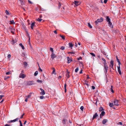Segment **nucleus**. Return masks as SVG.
Masks as SVG:
<instances>
[{
  "label": "nucleus",
  "instance_id": "f257e3e1",
  "mask_svg": "<svg viewBox=\"0 0 126 126\" xmlns=\"http://www.w3.org/2000/svg\"><path fill=\"white\" fill-rule=\"evenodd\" d=\"M103 18L101 17L100 19H98L95 21V23L96 25L98 24L99 23H100L103 21Z\"/></svg>",
  "mask_w": 126,
  "mask_h": 126
},
{
  "label": "nucleus",
  "instance_id": "f03ea898",
  "mask_svg": "<svg viewBox=\"0 0 126 126\" xmlns=\"http://www.w3.org/2000/svg\"><path fill=\"white\" fill-rule=\"evenodd\" d=\"M9 30H10L11 32L13 34H14V32L15 31V30L13 28H12L11 27H9Z\"/></svg>",
  "mask_w": 126,
  "mask_h": 126
},
{
  "label": "nucleus",
  "instance_id": "7ed1b4c3",
  "mask_svg": "<svg viewBox=\"0 0 126 126\" xmlns=\"http://www.w3.org/2000/svg\"><path fill=\"white\" fill-rule=\"evenodd\" d=\"M26 77V75L24 74L21 73L20 74L19 76V77L20 78H22V79Z\"/></svg>",
  "mask_w": 126,
  "mask_h": 126
},
{
  "label": "nucleus",
  "instance_id": "20e7f679",
  "mask_svg": "<svg viewBox=\"0 0 126 126\" xmlns=\"http://www.w3.org/2000/svg\"><path fill=\"white\" fill-rule=\"evenodd\" d=\"M119 101L116 99H115L113 102L114 105L116 106H118Z\"/></svg>",
  "mask_w": 126,
  "mask_h": 126
},
{
  "label": "nucleus",
  "instance_id": "39448f33",
  "mask_svg": "<svg viewBox=\"0 0 126 126\" xmlns=\"http://www.w3.org/2000/svg\"><path fill=\"white\" fill-rule=\"evenodd\" d=\"M104 68L105 70V72L107 73V70L108 69V66L107 65V64H104Z\"/></svg>",
  "mask_w": 126,
  "mask_h": 126
},
{
  "label": "nucleus",
  "instance_id": "423d86ee",
  "mask_svg": "<svg viewBox=\"0 0 126 126\" xmlns=\"http://www.w3.org/2000/svg\"><path fill=\"white\" fill-rule=\"evenodd\" d=\"M110 66L112 68H113V66L114 65V61L113 60H111L110 62Z\"/></svg>",
  "mask_w": 126,
  "mask_h": 126
},
{
  "label": "nucleus",
  "instance_id": "0eeeda50",
  "mask_svg": "<svg viewBox=\"0 0 126 126\" xmlns=\"http://www.w3.org/2000/svg\"><path fill=\"white\" fill-rule=\"evenodd\" d=\"M88 81L86 80L84 82V84L85 85V87L88 88L89 86V84L88 83Z\"/></svg>",
  "mask_w": 126,
  "mask_h": 126
},
{
  "label": "nucleus",
  "instance_id": "6e6552de",
  "mask_svg": "<svg viewBox=\"0 0 126 126\" xmlns=\"http://www.w3.org/2000/svg\"><path fill=\"white\" fill-rule=\"evenodd\" d=\"M51 57L52 59H53L54 58L56 57V55L53 52H52L51 54Z\"/></svg>",
  "mask_w": 126,
  "mask_h": 126
},
{
  "label": "nucleus",
  "instance_id": "1a4fd4ad",
  "mask_svg": "<svg viewBox=\"0 0 126 126\" xmlns=\"http://www.w3.org/2000/svg\"><path fill=\"white\" fill-rule=\"evenodd\" d=\"M18 119H19L18 118H17L16 119L14 120L9 121H8V123H10L11 122H15L16 121H17L18 120Z\"/></svg>",
  "mask_w": 126,
  "mask_h": 126
},
{
  "label": "nucleus",
  "instance_id": "9d476101",
  "mask_svg": "<svg viewBox=\"0 0 126 126\" xmlns=\"http://www.w3.org/2000/svg\"><path fill=\"white\" fill-rule=\"evenodd\" d=\"M40 90H41V91L40 92V94L42 95H44L45 94V93L44 90L41 88H40Z\"/></svg>",
  "mask_w": 126,
  "mask_h": 126
},
{
  "label": "nucleus",
  "instance_id": "9b49d317",
  "mask_svg": "<svg viewBox=\"0 0 126 126\" xmlns=\"http://www.w3.org/2000/svg\"><path fill=\"white\" fill-rule=\"evenodd\" d=\"M105 113V112L103 111L101 112V113L100 115V117L101 118L102 116L104 115Z\"/></svg>",
  "mask_w": 126,
  "mask_h": 126
},
{
  "label": "nucleus",
  "instance_id": "f8f14e48",
  "mask_svg": "<svg viewBox=\"0 0 126 126\" xmlns=\"http://www.w3.org/2000/svg\"><path fill=\"white\" fill-rule=\"evenodd\" d=\"M117 67H118V72L119 74L120 75H121V72L120 70V66L119 65V66H118Z\"/></svg>",
  "mask_w": 126,
  "mask_h": 126
},
{
  "label": "nucleus",
  "instance_id": "ddd939ff",
  "mask_svg": "<svg viewBox=\"0 0 126 126\" xmlns=\"http://www.w3.org/2000/svg\"><path fill=\"white\" fill-rule=\"evenodd\" d=\"M67 63H70L72 61V60L70 59L68 57H67Z\"/></svg>",
  "mask_w": 126,
  "mask_h": 126
},
{
  "label": "nucleus",
  "instance_id": "4468645a",
  "mask_svg": "<svg viewBox=\"0 0 126 126\" xmlns=\"http://www.w3.org/2000/svg\"><path fill=\"white\" fill-rule=\"evenodd\" d=\"M98 116V115L97 114V113H95L94 115L93 116V120L95 118H96V117Z\"/></svg>",
  "mask_w": 126,
  "mask_h": 126
},
{
  "label": "nucleus",
  "instance_id": "2eb2a0df",
  "mask_svg": "<svg viewBox=\"0 0 126 126\" xmlns=\"http://www.w3.org/2000/svg\"><path fill=\"white\" fill-rule=\"evenodd\" d=\"M108 22V25L111 28H113V26L112 25V24L110 21Z\"/></svg>",
  "mask_w": 126,
  "mask_h": 126
},
{
  "label": "nucleus",
  "instance_id": "dca6fc26",
  "mask_svg": "<svg viewBox=\"0 0 126 126\" xmlns=\"http://www.w3.org/2000/svg\"><path fill=\"white\" fill-rule=\"evenodd\" d=\"M107 121L108 120L107 119H104L102 121V123L103 124H105L107 122Z\"/></svg>",
  "mask_w": 126,
  "mask_h": 126
},
{
  "label": "nucleus",
  "instance_id": "f3484780",
  "mask_svg": "<svg viewBox=\"0 0 126 126\" xmlns=\"http://www.w3.org/2000/svg\"><path fill=\"white\" fill-rule=\"evenodd\" d=\"M22 28L23 29L26 30V26L24 24L22 23Z\"/></svg>",
  "mask_w": 126,
  "mask_h": 126
},
{
  "label": "nucleus",
  "instance_id": "a211bd4d",
  "mask_svg": "<svg viewBox=\"0 0 126 126\" xmlns=\"http://www.w3.org/2000/svg\"><path fill=\"white\" fill-rule=\"evenodd\" d=\"M74 3H75V4L76 6H77L79 5L80 4L79 1H74Z\"/></svg>",
  "mask_w": 126,
  "mask_h": 126
},
{
  "label": "nucleus",
  "instance_id": "6ab92c4d",
  "mask_svg": "<svg viewBox=\"0 0 126 126\" xmlns=\"http://www.w3.org/2000/svg\"><path fill=\"white\" fill-rule=\"evenodd\" d=\"M35 22H33L31 25V27L32 30L33 29V27L35 25Z\"/></svg>",
  "mask_w": 126,
  "mask_h": 126
},
{
  "label": "nucleus",
  "instance_id": "aec40b11",
  "mask_svg": "<svg viewBox=\"0 0 126 126\" xmlns=\"http://www.w3.org/2000/svg\"><path fill=\"white\" fill-rule=\"evenodd\" d=\"M116 57L117 60V62L118 63L119 65H120V64H121V63L120 62V61H119V60L118 59L117 56H116Z\"/></svg>",
  "mask_w": 126,
  "mask_h": 126
},
{
  "label": "nucleus",
  "instance_id": "412c9836",
  "mask_svg": "<svg viewBox=\"0 0 126 126\" xmlns=\"http://www.w3.org/2000/svg\"><path fill=\"white\" fill-rule=\"evenodd\" d=\"M10 24H15V23L14 22V20H11L10 21Z\"/></svg>",
  "mask_w": 126,
  "mask_h": 126
},
{
  "label": "nucleus",
  "instance_id": "4be33fe9",
  "mask_svg": "<svg viewBox=\"0 0 126 126\" xmlns=\"http://www.w3.org/2000/svg\"><path fill=\"white\" fill-rule=\"evenodd\" d=\"M69 47H71V49H72V47L73 46V45L71 43H69Z\"/></svg>",
  "mask_w": 126,
  "mask_h": 126
},
{
  "label": "nucleus",
  "instance_id": "5701e85b",
  "mask_svg": "<svg viewBox=\"0 0 126 126\" xmlns=\"http://www.w3.org/2000/svg\"><path fill=\"white\" fill-rule=\"evenodd\" d=\"M19 46L21 47L23 49H24L25 48L24 47L23 45L21 43H20L19 44Z\"/></svg>",
  "mask_w": 126,
  "mask_h": 126
},
{
  "label": "nucleus",
  "instance_id": "b1692460",
  "mask_svg": "<svg viewBox=\"0 0 126 126\" xmlns=\"http://www.w3.org/2000/svg\"><path fill=\"white\" fill-rule=\"evenodd\" d=\"M113 86H111L110 91L111 92H112L113 93L114 92L113 90Z\"/></svg>",
  "mask_w": 126,
  "mask_h": 126
},
{
  "label": "nucleus",
  "instance_id": "393cba45",
  "mask_svg": "<svg viewBox=\"0 0 126 126\" xmlns=\"http://www.w3.org/2000/svg\"><path fill=\"white\" fill-rule=\"evenodd\" d=\"M106 20L107 22L110 21V19L108 16H107L106 17Z\"/></svg>",
  "mask_w": 126,
  "mask_h": 126
},
{
  "label": "nucleus",
  "instance_id": "a878e982",
  "mask_svg": "<svg viewBox=\"0 0 126 126\" xmlns=\"http://www.w3.org/2000/svg\"><path fill=\"white\" fill-rule=\"evenodd\" d=\"M66 84H65L64 85V89L65 90V93H66V92L67 90L66 89Z\"/></svg>",
  "mask_w": 126,
  "mask_h": 126
},
{
  "label": "nucleus",
  "instance_id": "bb28decb",
  "mask_svg": "<svg viewBox=\"0 0 126 126\" xmlns=\"http://www.w3.org/2000/svg\"><path fill=\"white\" fill-rule=\"evenodd\" d=\"M23 64L24 65L25 67H26L28 65L27 63L26 62H23Z\"/></svg>",
  "mask_w": 126,
  "mask_h": 126
},
{
  "label": "nucleus",
  "instance_id": "cd10ccee",
  "mask_svg": "<svg viewBox=\"0 0 126 126\" xmlns=\"http://www.w3.org/2000/svg\"><path fill=\"white\" fill-rule=\"evenodd\" d=\"M103 110H104V109L102 107H101L99 108V111H101Z\"/></svg>",
  "mask_w": 126,
  "mask_h": 126
},
{
  "label": "nucleus",
  "instance_id": "c85d7f7f",
  "mask_svg": "<svg viewBox=\"0 0 126 126\" xmlns=\"http://www.w3.org/2000/svg\"><path fill=\"white\" fill-rule=\"evenodd\" d=\"M102 60L104 61V64H107V63L106 62V60L104 58H102Z\"/></svg>",
  "mask_w": 126,
  "mask_h": 126
},
{
  "label": "nucleus",
  "instance_id": "c756f323",
  "mask_svg": "<svg viewBox=\"0 0 126 126\" xmlns=\"http://www.w3.org/2000/svg\"><path fill=\"white\" fill-rule=\"evenodd\" d=\"M110 106L111 107H112L113 106V103H110L109 104Z\"/></svg>",
  "mask_w": 126,
  "mask_h": 126
},
{
  "label": "nucleus",
  "instance_id": "7c9ffc66",
  "mask_svg": "<svg viewBox=\"0 0 126 126\" xmlns=\"http://www.w3.org/2000/svg\"><path fill=\"white\" fill-rule=\"evenodd\" d=\"M88 26L90 28H92V26L91 25V24H90L89 23H88Z\"/></svg>",
  "mask_w": 126,
  "mask_h": 126
},
{
  "label": "nucleus",
  "instance_id": "2f4dec72",
  "mask_svg": "<svg viewBox=\"0 0 126 126\" xmlns=\"http://www.w3.org/2000/svg\"><path fill=\"white\" fill-rule=\"evenodd\" d=\"M60 37H62V38L63 39V40H64L65 39L64 36L63 35H60Z\"/></svg>",
  "mask_w": 126,
  "mask_h": 126
},
{
  "label": "nucleus",
  "instance_id": "473e14b6",
  "mask_svg": "<svg viewBox=\"0 0 126 126\" xmlns=\"http://www.w3.org/2000/svg\"><path fill=\"white\" fill-rule=\"evenodd\" d=\"M32 82L31 81H29L28 83V84L29 85H31L32 84Z\"/></svg>",
  "mask_w": 126,
  "mask_h": 126
},
{
  "label": "nucleus",
  "instance_id": "72a5a7b5",
  "mask_svg": "<svg viewBox=\"0 0 126 126\" xmlns=\"http://www.w3.org/2000/svg\"><path fill=\"white\" fill-rule=\"evenodd\" d=\"M38 74V72L37 71H35V72L34 73V76H36Z\"/></svg>",
  "mask_w": 126,
  "mask_h": 126
},
{
  "label": "nucleus",
  "instance_id": "f704fd0d",
  "mask_svg": "<svg viewBox=\"0 0 126 126\" xmlns=\"http://www.w3.org/2000/svg\"><path fill=\"white\" fill-rule=\"evenodd\" d=\"M68 74H66V76L67 78H69V72H67Z\"/></svg>",
  "mask_w": 126,
  "mask_h": 126
},
{
  "label": "nucleus",
  "instance_id": "c9c22d12",
  "mask_svg": "<svg viewBox=\"0 0 126 126\" xmlns=\"http://www.w3.org/2000/svg\"><path fill=\"white\" fill-rule=\"evenodd\" d=\"M45 98V97L43 96H40V98L41 99H43Z\"/></svg>",
  "mask_w": 126,
  "mask_h": 126
},
{
  "label": "nucleus",
  "instance_id": "e433bc0d",
  "mask_svg": "<svg viewBox=\"0 0 126 126\" xmlns=\"http://www.w3.org/2000/svg\"><path fill=\"white\" fill-rule=\"evenodd\" d=\"M67 121V120H64L63 121V123L64 124H66L65 122Z\"/></svg>",
  "mask_w": 126,
  "mask_h": 126
},
{
  "label": "nucleus",
  "instance_id": "4c0bfd02",
  "mask_svg": "<svg viewBox=\"0 0 126 126\" xmlns=\"http://www.w3.org/2000/svg\"><path fill=\"white\" fill-rule=\"evenodd\" d=\"M19 1H20L21 4V5H23L24 4V2L23 1V0H19Z\"/></svg>",
  "mask_w": 126,
  "mask_h": 126
},
{
  "label": "nucleus",
  "instance_id": "58836bf2",
  "mask_svg": "<svg viewBox=\"0 0 126 126\" xmlns=\"http://www.w3.org/2000/svg\"><path fill=\"white\" fill-rule=\"evenodd\" d=\"M79 70V68L78 67L75 70V72L77 73L78 72Z\"/></svg>",
  "mask_w": 126,
  "mask_h": 126
},
{
  "label": "nucleus",
  "instance_id": "ea45409f",
  "mask_svg": "<svg viewBox=\"0 0 126 126\" xmlns=\"http://www.w3.org/2000/svg\"><path fill=\"white\" fill-rule=\"evenodd\" d=\"M90 54L91 55H92V56H93L94 57H95V54H94L93 53H90Z\"/></svg>",
  "mask_w": 126,
  "mask_h": 126
},
{
  "label": "nucleus",
  "instance_id": "a19ab883",
  "mask_svg": "<svg viewBox=\"0 0 126 126\" xmlns=\"http://www.w3.org/2000/svg\"><path fill=\"white\" fill-rule=\"evenodd\" d=\"M42 20V19L38 18L37 19V21L39 22H41Z\"/></svg>",
  "mask_w": 126,
  "mask_h": 126
},
{
  "label": "nucleus",
  "instance_id": "79ce46f5",
  "mask_svg": "<svg viewBox=\"0 0 126 126\" xmlns=\"http://www.w3.org/2000/svg\"><path fill=\"white\" fill-rule=\"evenodd\" d=\"M37 81L39 83H42V81L41 80H37Z\"/></svg>",
  "mask_w": 126,
  "mask_h": 126
},
{
  "label": "nucleus",
  "instance_id": "37998d69",
  "mask_svg": "<svg viewBox=\"0 0 126 126\" xmlns=\"http://www.w3.org/2000/svg\"><path fill=\"white\" fill-rule=\"evenodd\" d=\"M5 11H6V15H8L9 14V12H8V11L7 10H6Z\"/></svg>",
  "mask_w": 126,
  "mask_h": 126
},
{
  "label": "nucleus",
  "instance_id": "c03bdc74",
  "mask_svg": "<svg viewBox=\"0 0 126 126\" xmlns=\"http://www.w3.org/2000/svg\"><path fill=\"white\" fill-rule=\"evenodd\" d=\"M10 78V77H9V76H8V77H5L4 78V79L5 80H6V79H8L9 78Z\"/></svg>",
  "mask_w": 126,
  "mask_h": 126
},
{
  "label": "nucleus",
  "instance_id": "a18cd8bd",
  "mask_svg": "<svg viewBox=\"0 0 126 126\" xmlns=\"http://www.w3.org/2000/svg\"><path fill=\"white\" fill-rule=\"evenodd\" d=\"M31 96V94H30L29 95H28L27 96H26V98H29Z\"/></svg>",
  "mask_w": 126,
  "mask_h": 126
},
{
  "label": "nucleus",
  "instance_id": "49530a36",
  "mask_svg": "<svg viewBox=\"0 0 126 126\" xmlns=\"http://www.w3.org/2000/svg\"><path fill=\"white\" fill-rule=\"evenodd\" d=\"M65 47L64 46H62L61 48V49L62 50H64V49Z\"/></svg>",
  "mask_w": 126,
  "mask_h": 126
},
{
  "label": "nucleus",
  "instance_id": "de8ad7c7",
  "mask_svg": "<svg viewBox=\"0 0 126 126\" xmlns=\"http://www.w3.org/2000/svg\"><path fill=\"white\" fill-rule=\"evenodd\" d=\"M84 109L83 107V106H81L80 108V109L82 110L83 111Z\"/></svg>",
  "mask_w": 126,
  "mask_h": 126
},
{
  "label": "nucleus",
  "instance_id": "09e8293b",
  "mask_svg": "<svg viewBox=\"0 0 126 126\" xmlns=\"http://www.w3.org/2000/svg\"><path fill=\"white\" fill-rule=\"evenodd\" d=\"M61 6V4L60 3V2H59V4H58V7H59V8H60V7Z\"/></svg>",
  "mask_w": 126,
  "mask_h": 126
},
{
  "label": "nucleus",
  "instance_id": "8fccbe9b",
  "mask_svg": "<svg viewBox=\"0 0 126 126\" xmlns=\"http://www.w3.org/2000/svg\"><path fill=\"white\" fill-rule=\"evenodd\" d=\"M38 70L40 72H42V70L40 68V67L39 68Z\"/></svg>",
  "mask_w": 126,
  "mask_h": 126
},
{
  "label": "nucleus",
  "instance_id": "3c124183",
  "mask_svg": "<svg viewBox=\"0 0 126 126\" xmlns=\"http://www.w3.org/2000/svg\"><path fill=\"white\" fill-rule=\"evenodd\" d=\"M50 50L52 52H53V49L52 48H50Z\"/></svg>",
  "mask_w": 126,
  "mask_h": 126
},
{
  "label": "nucleus",
  "instance_id": "603ef678",
  "mask_svg": "<svg viewBox=\"0 0 126 126\" xmlns=\"http://www.w3.org/2000/svg\"><path fill=\"white\" fill-rule=\"evenodd\" d=\"M92 89L93 90H94L95 89V87L94 86H92Z\"/></svg>",
  "mask_w": 126,
  "mask_h": 126
},
{
  "label": "nucleus",
  "instance_id": "864d4df0",
  "mask_svg": "<svg viewBox=\"0 0 126 126\" xmlns=\"http://www.w3.org/2000/svg\"><path fill=\"white\" fill-rule=\"evenodd\" d=\"M77 59L78 60H79L80 59H82V58L81 57H80L79 58H78Z\"/></svg>",
  "mask_w": 126,
  "mask_h": 126
},
{
  "label": "nucleus",
  "instance_id": "5fc2aeb1",
  "mask_svg": "<svg viewBox=\"0 0 126 126\" xmlns=\"http://www.w3.org/2000/svg\"><path fill=\"white\" fill-rule=\"evenodd\" d=\"M4 96L3 95H0V99L2 98Z\"/></svg>",
  "mask_w": 126,
  "mask_h": 126
},
{
  "label": "nucleus",
  "instance_id": "6e6d98bb",
  "mask_svg": "<svg viewBox=\"0 0 126 126\" xmlns=\"http://www.w3.org/2000/svg\"><path fill=\"white\" fill-rule=\"evenodd\" d=\"M107 1V0H104V2L105 3H106Z\"/></svg>",
  "mask_w": 126,
  "mask_h": 126
},
{
  "label": "nucleus",
  "instance_id": "4d7b16f0",
  "mask_svg": "<svg viewBox=\"0 0 126 126\" xmlns=\"http://www.w3.org/2000/svg\"><path fill=\"white\" fill-rule=\"evenodd\" d=\"M10 72H6V75H9L10 74Z\"/></svg>",
  "mask_w": 126,
  "mask_h": 126
},
{
  "label": "nucleus",
  "instance_id": "13d9d810",
  "mask_svg": "<svg viewBox=\"0 0 126 126\" xmlns=\"http://www.w3.org/2000/svg\"><path fill=\"white\" fill-rule=\"evenodd\" d=\"M28 2L30 3V4H32V3L31 1H30V0H28Z\"/></svg>",
  "mask_w": 126,
  "mask_h": 126
},
{
  "label": "nucleus",
  "instance_id": "bf43d9fd",
  "mask_svg": "<svg viewBox=\"0 0 126 126\" xmlns=\"http://www.w3.org/2000/svg\"><path fill=\"white\" fill-rule=\"evenodd\" d=\"M118 124L119 125H122V123L121 122H119L118 123Z\"/></svg>",
  "mask_w": 126,
  "mask_h": 126
},
{
  "label": "nucleus",
  "instance_id": "052dcab7",
  "mask_svg": "<svg viewBox=\"0 0 126 126\" xmlns=\"http://www.w3.org/2000/svg\"><path fill=\"white\" fill-rule=\"evenodd\" d=\"M24 114H25L24 113H23V114L21 116L20 118L21 119L22 118H23V116L24 115Z\"/></svg>",
  "mask_w": 126,
  "mask_h": 126
},
{
  "label": "nucleus",
  "instance_id": "680f3d73",
  "mask_svg": "<svg viewBox=\"0 0 126 126\" xmlns=\"http://www.w3.org/2000/svg\"><path fill=\"white\" fill-rule=\"evenodd\" d=\"M55 72V69L54 68H53V70L52 73H54Z\"/></svg>",
  "mask_w": 126,
  "mask_h": 126
},
{
  "label": "nucleus",
  "instance_id": "e2e57ef3",
  "mask_svg": "<svg viewBox=\"0 0 126 126\" xmlns=\"http://www.w3.org/2000/svg\"><path fill=\"white\" fill-rule=\"evenodd\" d=\"M68 54H70V53H71V54H74V52H68Z\"/></svg>",
  "mask_w": 126,
  "mask_h": 126
},
{
  "label": "nucleus",
  "instance_id": "0e129e2a",
  "mask_svg": "<svg viewBox=\"0 0 126 126\" xmlns=\"http://www.w3.org/2000/svg\"><path fill=\"white\" fill-rule=\"evenodd\" d=\"M11 57V55L10 54H8V58H10Z\"/></svg>",
  "mask_w": 126,
  "mask_h": 126
},
{
  "label": "nucleus",
  "instance_id": "69168bd1",
  "mask_svg": "<svg viewBox=\"0 0 126 126\" xmlns=\"http://www.w3.org/2000/svg\"><path fill=\"white\" fill-rule=\"evenodd\" d=\"M16 41H14L13 40H12V42H13V44H14V43H16Z\"/></svg>",
  "mask_w": 126,
  "mask_h": 126
},
{
  "label": "nucleus",
  "instance_id": "338daca9",
  "mask_svg": "<svg viewBox=\"0 0 126 126\" xmlns=\"http://www.w3.org/2000/svg\"><path fill=\"white\" fill-rule=\"evenodd\" d=\"M82 69H81V70H80V71L79 72V73H80V74H81V73H82Z\"/></svg>",
  "mask_w": 126,
  "mask_h": 126
},
{
  "label": "nucleus",
  "instance_id": "774afa93",
  "mask_svg": "<svg viewBox=\"0 0 126 126\" xmlns=\"http://www.w3.org/2000/svg\"><path fill=\"white\" fill-rule=\"evenodd\" d=\"M5 126H10L8 124H6L5 125Z\"/></svg>",
  "mask_w": 126,
  "mask_h": 126
}]
</instances>
